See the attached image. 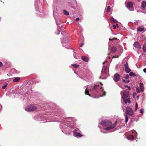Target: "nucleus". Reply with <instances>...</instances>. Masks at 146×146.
<instances>
[{"instance_id": "f257e3e1", "label": "nucleus", "mask_w": 146, "mask_h": 146, "mask_svg": "<svg viewBox=\"0 0 146 146\" xmlns=\"http://www.w3.org/2000/svg\"><path fill=\"white\" fill-rule=\"evenodd\" d=\"M117 121H116L115 122L112 124V122L108 120H105L102 121L101 122V125L104 126H108L105 128L104 129L106 130H109L113 129L116 125Z\"/></svg>"}, {"instance_id": "f03ea898", "label": "nucleus", "mask_w": 146, "mask_h": 146, "mask_svg": "<svg viewBox=\"0 0 146 146\" xmlns=\"http://www.w3.org/2000/svg\"><path fill=\"white\" fill-rule=\"evenodd\" d=\"M37 107L35 105H32L28 106L25 109V110L27 111H33L36 110Z\"/></svg>"}, {"instance_id": "7ed1b4c3", "label": "nucleus", "mask_w": 146, "mask_h": 146, "mask_svg": "<svg viewBox=\"0 0 146 146\" xmlns=\"http://www.w3.org/2000/svg\"><path fill=\"white\" fill-rule=\"evenodd\" d=\"M125 113L127 115H132L133 114V111L129 106H127L126 108Z\"/></svg>"}, {"instance_id": "20e7f679", "label": "nucleus", "mask_w": 146, "mask_h": 146, "mask_svg": "<svg viewBox=\"0 0 146 146\" xmlns=\"http://www.w3.org/2000/svg\"><path fill=\"white\" fill-rule=\"evenodd\" d=\"M120 75L118 73L116 74L114 76L113 80L116 82H118L120 79Z\"/></svg>"}, {"instance_id": "39448f33", "label": "nucleus", "mask_w": 146, "mask_h": 146, "mask_svg": "<svg viewBox=\"0 0 146 146\" xmlns=\"http://www.w3.org/2000/svg\"><path fill=\"white\" fill-rule=\"evenodd\" d=\"M129 95V92L125 91L122 96V98L123 99L125 100L127 98Z\"/></svg>"}, {"instance_id": "423d86ee", "label": "nucleus", "mask_w": 146, "mask_h": 146, "mask_svg": "<svg viewBox=\"0 0 146 146\" xmlns=\"http://www.w3.org/2000/svg\"><path fill=\"white\" fill-rule=\"evenodd\" d=\"M133 45L134 46L138 49H140L141 48V45L138 42H135L134 43Z\"/></svg>"}, {"instance_id": "0eeeda50", "label": "nucleus", "mask_w": 146, "mask_h": 146, "mask_svg": "<svg viewBox=\"0 0 146 146\" xmlns=\"http://www.w3.org/2000/svg\"><path fill=\"white\" fill-rule=\"evenodd\" d=\"M102 88L100 87L99 85H96L92 87V88H90V90H97L99 89H101Z\"/></svg>"}, {"instance_id": "6e6552de", "label": "nucleus", "mask_w": 146, "mask_h": 146, "mask_svg": "<svg viewBox=\"0 0 146 146\" xmlns=\"http://www.w3.org/2000/svg\"><path fill=\"white\" fill-rule=\"evenodd\" d=\"M111 46H110L109 47V49H111V51L113 52H115L116 50V48L115 46H112L111 48Z\"/></svg>"}, {"instance_id": "1a4fd4ad", "label": "nucleus", "mask_w": 146, "mask_h": 146, "mask_svg": "<svg viewBox=\"0 0 146 146\" xmlns=\"http://www.w3.org/2000/svg\"><path fill=\"white\" fill-rule=\"evenodd\" d=\"M82 59L83 61L86 62H88L89 60L88 58L85 56H82Z\"/></svg>"}, {"instance_id": "9d476101", "label": "nucleus", "mask_w": 146, "mask_h": 146, "mask_svg": "<svg viewBox=\"0 0 146 146\" xmlns=\"http://www.w3.org/2000/svg\"><path fill=\"white\" fill-rule=\"evenodd\" d=\"M137 29L138 31L141 32L144 30V28L143 26H142L138 27Z\"/></svg>"}, {"instance_id": "9b49d317", "label": "nucleus", "mask_w": 146, "mask_h": 146, "mask_svg": "<svg viewBox=\"0 0 146 146\" xmlns=\"http://www.w3.org/2000/svg\"><path fill=\"white\" fill-rule=\"evenodd\" d=\"M127 6L128 8H132L133 6V4L131 2H129L127 4Z\"/></svg>"}, {"instance_id": "f8f14e48", "label": "nucleus", "mask_w": 146, "mask_h": 146, "mask_svg": "<svg viewBox=\"0 0 146 146\" xmlns=\"http://www.w3.org/2000/svg\"><path fill=\"white\" fill-rule=\"evenodd\" d=\"M128 139L130 140H134V137L132 135H130L127 137Z\"/></svg>"}, {"instance_id": "ddd939ff", "label": "nucleus", "mask_w": 146, "mask_h": 146, "mask_svg": "<svg viewBox=\"0 0 146 146\" xmlns=\"http://www.w3.org/2000/svg\"><path fill=\"white\" fill-rule=\"evenodd\" d=\"M146 5V1H143L141 3L142 7L143 8H144L145 7Z\"/></svg>"}, {"instance_id": "4468645a", "label": "nucleus", "mask_w": 146, "mask_h": 146, "mask_svg": "<svg viewBox=\"0 0 146 146\" xmlns=\"http://www.w3.org/2000/svg\"><path fill=\"white\" fill-rule=\"evenodd\" d=\"M124 102L126 104L127 102H128L129 103H130L131 102L130 99L129 98H128L127 99H125L124 100Z\"/></svg>"}, {"instance_id": "2eb2a0df", "label": "nucleus", "mask_w": 146, "mask_h": 146, "mask_svg": "<svg viewBox=\"0 0 146 146\" xmlns=\"http://www.w3.org/2000/svg\"><path fill=\"white\" fill-rule=\"evenodd\" d=\"M74 135L76 136L81 137L83 136V135H81L80 133L77 132H74Z\"/></svg>"}, {"instance_id": "dca6fc26", "label": "nucleus", "mask_w": 146, "mask_h": 146, "mask_svg": "<svg viewBox=\"0 0 146 146\" xmlns=\"http://www.w3.org/2000/svg\"><path fill=\"white\" fill-rule=\"evenodd\" d=\"M20 77H16L13 79V81L14 82H18L20 80Z\"/></svg>"}, {"instance_id": "f3484780", "label": "nucleus", "mask_w": 146, "mask_h": 146, "mask_svg": "<svg viewBox=\"0 0 146 146\" xmlns=\"http://www.w3.org/2000/svg\"><path fill=\"white\" fill-rule=\"evenodd\" d=\"M140 87L141 91H143L144 90V88L143 86V84L142 83L140 84Z\"/></svg>"}, {"instance_id": "a211bd4d", "label": "nucleus", "mask_w": 146, "mask_h": 146, "mask_svg": "<svg viewBox=\"0 0 146 146\" xmlns=\"http://www.w3.org/2000/svg\"><path fill=\"white\" fill-rule=\"evenodd\" d=\"M110 20L111 21L113 22L114 23H116L117 22V21L113 17H111L110 18Z\"/></svg>"}, {"instance_id": "6ab92c4d", "label": "nucleus", "mask_w": 146, "mask_h": 146, "mask_svg": "<svg viewBox=\"0 0 146 146\" xmlns=\"http://www.w3.org/2000/svg\"><path fill=\"white\" fill-rule=\"evenodd\" d=\"M125 71L128 73H129L131 71V70L129 67L125 68Z\"/></svg>"}, {"instance_id": "aec40b11", "label": "nucleus", "mask_w": 146, "mask_h": 146, "mask_svg": "<svg viewBox=\"0 0 146 146\" xmlns=\"http://www.w3.org/2000/svg\"><path fill=\"white\" fill-rule=\"evenodd\" d=\"M85 94H86L90 96H91L90 94L89 93L88 90H87L86 89L85 90Z\"/></svg>"}, {"instance_id": "412c9836", "label": "nucleus", "mask_w": 146, "mask_h": 146, "mask_svg": "<svg viewBox=\"0 0 146 146\" xmlns=\"http://www.w3.org/2000/svg\"><path fill=\"white\" fill-rule=\"evenodd\" d=\"M143 50L145 52H146V43H144L143 46Z\"/></svg>"}, {"instance_id": "4be33fe9", "label": "nucleus", "mask_w": 146, "mask_h": 146, "mask_svg": "<svg viewBox=\"0 0 146 146\" xmlns=\"http://www.w3.org/2000/svg\"><path fill=\"white\" fill-rule=\"evenodd\" d=\"M72 65L76 68H78L79 67V65L76 64H73Z\"/></svg>"}, {"instance_id": "5701e85b", "label": "nucleus", "mask_w": 146, "mask_h": 146, "mask_svg": "<svg viewBox=\"0 0 146 146\" xmlns=\"http://www.w3.org/2000/svg\"><path fill=\"white\" fill-rule=\"evenodd\" d=\"M63 12L64 14L66 15H68L69 14V13L66 10H64Z\"/></svg>"}, {"instance_id": "b1692460", "label": "nucleus", "mask_w": 146, "mask_h": 146, "mask_svg": "<svg viewBox=\"0 0 146 146\" xmlns=\"http://www.w3.org/2000/svg\"><path fill=\"white\" fill-rule=\"evenodd\" d=\"M111 9H110V6H108L107 9H106V11L108 12L109 11H110Z\"/></svg>"}, {"instance_id": "393cba45", "label": "nucleus", "mask_w": 146, "mask_h": 146, "mask_svg": "<svg viewBox=\"0 0 146 146\" xmlns=\"http://www.w3.org/2000/svg\"><path fill=\"white\" fill-rule=\"evenodd\" d=\"M128 120V117L127 115H126L125 117V122L127 123V122Z\"/></svg>"}, {"instance_id": "a878e982", "label": "nucleus", "mask_w": 146, "mask_h": 146, "mask_svg": "<svg viewBox=\"0 0 146 146\" xmlns=\"http://www.w3.org/2000/svg\"><path fill=\"white\" fill-rule=\"evenodd\" d=\"M117 38H109V40H117Z\"/></svg>"}, {"instance_id": "bb28decb", "label": "nucleus", "mask_w": 146, "mask_h": 146, "mask_svg": "<svg viewBox=\"0 0 146 146\" xmlns=\"http://www.w3.org/2000/svg\"><path fill=\"white\" fill-rule=\"evenodd\" d=\"M125 68L129 67L128 65L127 62H126L124 65Z\"/></svg>"}, {"instance_id": "cd10ccee", "label": "nucleus", "mask_w": 146, "mask_h": 146, "mask_svg": "<svg viewBox=\"0 0 146 146\" xmlns=\"http://www.w3.org/2000/svg\"><path fill=\"white\" fill-rule=\"evenodd\" d=\"M129 75L130 76H132L133 75H134V76H135V74L134 73H133L132 72H130V73L129 74Z\"/></svg>"}, {"instance_id": "c85d7f7f", "label": "nucleus", "mask_w": 146, "mask_h": 146, "mask_svg": "<svg viewBox=\"0 0 146 146\" xmlns=\"http://www.w3.org/2000/svg\"><path fill=\"white\" fill-rule=\"evenodd\" d=\"M7 83H6L3 86H2V88L3 89H4L7 86Z\"/></svg>"}, {"instance_id": "c756f323", "label": "nucleus", "mask_w": 146, "mask_h": 146, "mask_svg": "<svg viewBox=\"0 0 146 146\" xmlns=\"http://www.w3.org/2000/svg\"><path fill=\"white\" fill-rule=\"evenodd\" d=\"M138 108V104L137 103H136L135 104V110H137Z\"/></svg>"}, {"instance_id": "7c9ffc66", "label": "nucleus", "mask_w": 146, "mask_h": 146, "mask_svg": "<svg viewBox=\"0 0 146 146\" xmlns=\"http://www.w3.org/2000/svg\"><path fill=\"white\" fill-rule=\"evenodd\" d=\"M136 90L137 92L139 93L140 92V90L139 88H136Z\"/></svg>"}, {"instance_id": "2f4dec72", "label": "nucleus", "mask_w": 146, "mask_h": 146, "mask_svg": "<svg viewBox=\"0 0 146 146\" xmlns=\"http://www.w3.org/2000/svg\"><path fill=\"white\" fill-rule=\"evenodd\" d=\"M129 77V75L128 74H127V75H126L125 76V77H124V78H125L126 79H128V78Z\"/></svg>"}, {"instance_id": "473e14b6", "label": "nucleus", "mask_w": 146, "mask_h": 146, "mask_svg": "<svg viewBox=\"0 0 146 146\" xmlns=\"http://www.w3.org/2000/svg\"><path fill=\"white\" fill-rule=\"evenodd\" d=\"M143 110L142 109H140V113H143Z\"/></svg>"}, {"instance_id": "72a5a7b5", "label": "nucleus", "mask_w": 146, "mask_h": 146, "mask_svg": "<svg viewBox=\"0 0 146 146\" xmlns=\"http://www.w3.org/2000/svg\"><path fill=\"white\" fill-rule=\"evenodd\" d=\"M113 28L114 29H116V26L115 25H113Z\"/></svg>"}, {"instance_id": "f704fd0d", "label": "nucleus", "mask_w": 146, "mask_h": 146, "mask_svg": "<svg viewBox=\"0 0 146 146\" xmlns=\"http://www.w3.org/2000/svg\"><path fill=\"white\" fill-rule=\"evenodd\" d=\"M119 57V56L118 55H117L116 56H113V58H118Z\"/></svg>"}, {"instance_id": "c9c22d12", "label": "nucleus", "mask_w": 146, "mask_h": 146, "mask_svg": "<svg viewBox=\"0 0 146 146\" xmlns=\"http://www.w3.org/2000/svg\"><path fill=\"white\" fill-rule=\"evenodd\" d=\"M3 65V64L1 62H0V67H1V66H2Z\"/></svg>"}, {"instance_id": "e433bc0d", "label": "nucleus", "mask_w": 146, "mask_h": 146, "mask_svg": "<svg viewBox=\"0 0 146 146\" xmlns=\"http://www.w3.org/2000/svg\"><path fill=\"white\" fill-rule=\"evenodd\" d=\"M143 71L145 73H146V68H144L143 70Z\"/></svg>"}, {"instance_id": "4c0bfd02", "label": "nucleus", "mask_w": 146, "mask_h": 146, "mask_svg": "<svg viewBox=\"0 0 146 146\" xmlns=\"http://www.w3.org/2000/svg\"><path fill=\"white\" fill-rule=\"evenodd\" d=\"M106 93L105 92H103V95H104V96H105V95H106Z\"/></svg>"}, {"instance_id": "58836bf2", "label": "nucleus", "mask_w": 146, "mask_h": 146, "mask_svg": "<svg viewBox=\"0 0 146 146\" xmlns=\"http://www.w3.org/2000/svg\"><path fill=\"white\" fill-rule=\"evenodd\" d=\"M79 20V17H78L76 19V21H78Z\"/></svg>"}, {"instance_id": "ea45409f", "label": "nucleus", "mask_w": 146, "mask_h": 146, "mask_svg": "<svg viewBox=\"0 0 146 146\" xmlns=\"http://www.w3.org/2000/svg\"><path fill=\"white\" fill-rule=\"evenodd\" d=\"M125 87H128V89H129V90H130V87H129V86L128 87L127 86H125Z\"/></svg>"}, {"instance_id": "a19ab883", "label": "nucleus", "mask_w": 146, "mask_h": 146, "mask_svg": "<svg viewBox=\"0 0 146 146\" xmlns=\"http://www.w3.org/2000/svg\"><path fill=\"white\" fill-rule=\"evenodd\" d=\"M83 44H82H82H80V47H82V46H83Z\"/></svg>"}, {"instance_id": "79ce46f5", "label": "nucleus", "mask_w": 146, "mask_h": 146, "mask_svg": "<svg viewBox=\"0 0 146 146\" xmlns=\"http://www.w3.org/2000/svg\"><path fill=\"white\" fill-rule=\"evenodd\" d=\"M116 26V27H118V24H116V25H115Z\"/></svg>"}, {"instance_id": "37998d69", "label": "nucleus", "mask_w": 146, "mask_h": 146, "mask_svg": "<svg viewBox=\"0 0 146 146\" xmlns=\"http://www.w3.org/2000/svg\"><path fill=\"white\" fill-rule=\"evenodd\" d=\"M129 80H128L127 82V83H128L129 82Z\"/></svg>"}, {"instance_id": "c03bdc74", "label": "nucleus", "mask_w": 146, "mask_h": 146, "mask_svg": "<svg viewBox=\"0 0 146 146\" xmlns=\"http://www.w3.org/2000/svg\"><path fill=\"white\" fill-rule=\"evenodd\" d=\"M0 108H1V107L0 106ZM1 108H0V111H1Z\"/></svg>"}, {"instance_id": "a18cd8bd", "label": "nucleus", "mask_w": 146, "mask_h": 146, "mask_svg": "<svg viewBox=\"0 0 146 146\" xmlns=\"http://www.w3.org/2000/svg\"><path fill=\"white\" fill-rule=\"evenodd\" d=\"M123 81L124 82H125V80H123Z\"/></svg>"}, {"instance_id": "49530a36", "label": "nucleus", "mask_w": 146, "mask_h": 146, "mask_svg": "<svg viewBox=\"0 0 146 146\" xmlns=\"http://www.w3.org/2000/svg\"><path fill=\"white\" fill-rule=\"evenodd\" d=\"M139 96H137V97H139Z\"/></svg>"}]
</instances>
